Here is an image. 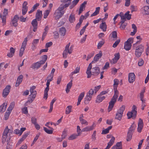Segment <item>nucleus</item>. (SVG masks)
Listing matches in <instances>:
<instances>
[{"mask_svg": "<svg viewBox=\"0 0 149 149\" xmlns=\"http://www.w3.org/2000/svg\"><path fill=\"white\" fill-rule=\"evenodd\" d=\"M50 83V82L49 81L47 80L46 83L47 87L45 89L44 95V98H45L46 99L48 97V92L49 90V85Z\"/></svg>", "mask_w": 149, "mask_h": 149, "instance_id": "nucleus-11", "label": "nucleus"}, {"mask_svg": "<svg viewBox=\"0 0 149 149\" xmlns=\"http://www.w3.org/2000/svg\"><path fill=\"white\" fill-rule=\"evenodd\" d=\"M135 128L134 124H132L130 127L128 132L130 133H132V132L134 130Z\"/></svg>", "mask_w": 149, "mask_h": 149, "instance_id": "nucleus-42", "label": "nucleus"}, {"mask_svg": "<svg viewBox=\"0 0 149 149\" xmlns=\"http://www.w3.org/2000/svg\"><path fill=\"white\" fill-rule=\"evenodd\" d=\"M142 10L144 11L143 13L146 14H149V6H144L142 8Z\"/></svg>", "mask_w": 149, "mask_h": 149, "instance_id": "nucleus-23", "label": "nucleus"}, {"mask_svg": "<svg viewBox=\"0 0 149 149\" xmlns=\"http://www.w3.org/2000/svg\"><path fill=\"white\" fill-rule=\"evenodd\" d=\"M92 72L96 75L100 73V69L97 67H96L92 68Z\"/></svg>", "mask_w": 149, "mask_h": 149, "instance_id": "nucleus-22", "label": "nucleus"}, {"mask_svg": "<svg viewBox=\"0 0 149 149\" xmlns=\"http://www.w3.org/2000/svg\"><path fill=\"white\" fill-rule=\"evenodd\" d=\"M62 75H60L57 78V84H60L61 81V79L62 78Z\"/></svg>", "mask_w": 149, "mask_h": 149, "instance_id": "nucleus-57", "label": "nucleus"}, {"mask_svg": "<svg viewBox=\"0 0 149 149\" xmlns=\"http://www.w3.org/2000/svg\"><path fill=\"white\" fill-rule=\"evenodd\" d=\"M43 62L42 61H39L36 63H34L31 65V68H32L33 69H38L40 68L41 65L43 64Z\"/></svg>", "mask_w": 149, "mask_h": 149, "instance_id": "nucleus-10", "label": "nucleus"}, {"mask_svg": "<svg viewBox=\"0 0 149 149\" xmlns=\"http://www.w3.org/2000/svg\"><path fill=\"white\" fill-rule=\"evenodd\" d=\"M80 70V67L79 66L77 67L74 70V71L71 73V75H72L74 74L79 73V72Z\"/></svg>", "mask_w": 149, "mask_h": 149, "instance_id": "nucleus-33", "label": "nucleus"}, {"mask_svg": "<svg viewBox=\"0 0 149 149\" xmlns=\"http://www.w3.org/2000/svg\"><path fill=\"white\" fill-rule=\"evenodd\" d=\"M30 93L31 94L29 95L30 97H32V98H33V99H35L37 94L36 91H34L33 92Z\"/></svg>", "mask_w": 149, "mask_h": 149, "instance_id": "nucleus-46", "label": "nucleus"}, {"mask_svg": "<svg viewBox=\"0 0 149 149\" xmlns=\"http://www.w3.org/2000/svg\"><path fill=\"white\" fill-rule=\"evenodd\" d=\"M7 104L5 102L0 107V113L1 111L2 112H4L6 109Z\"/></svg>", "mask_w": 149, "mask_h": 149, "instance_id": "nucleus-25", "label": "nucleus"}, {"mask_svg": "<svg viewBox=\"0 0 149 149\" xmlns=\"http://www.w3.org/2000/svg\"><path fill=\"white\" fill-rule=\"evenodd\" d=\"M63 7V4H61L60 6L56 10H58V11H63V10L64 9Z\"/></svg>", "mask_w": 149, "mask_h": 149, "instance_id": "nucleus-60", "label": "nucleus"}, {"mask_svg": "<svg viewBox=\"0 0 149 149\" xmlns=\"http://www.w3.org/2000/svg\"><path fill=\"white\" fill-rule=\"evenodd\" d=\"M130 12L127 11L124 15L127 20H130L131 19V15L129 14Z\"/></svg>", "mask_w": 149, "mask_h": 149, "instance_id": "nucleus-39", "label": "nucleus"}, {"mask_svg": "<svg viewBox=\"0 0 149 149\" xmlns=\"http://www.w3.org/2000/svg\"><path fill=\"white\" fill-rule=\"evenodd\" d=\"M120 42V39L116 40L113 44V47L114 48L116 47H117V46L119 44Z\"/></svg>", "mask_w": 149, "mask_h": 149, "instance_id": "nucleus-53", "label": "nucleus"}, {"mask_svg": "<svg viewBox=\"0 0 149 149\" xmlns=\"http://www.w3.org/2000/svg\"><path fill=\"white\" fill-rule=\"evenodd\" d=\"M92 127H91L90 126H87L86 127L83 128L82 129L81 131L83 132L89 131L92 130Z\"/></svg>", "mask_w": 149, "mask_h": 149, "instance_id": "nucleus-35", "label": "nucleus"}, {"mask_svg": "<svg viewBox=\"0 0 149 149\" xmlns=\"http://www.w3.org/2000/svg\"><path fill=\"white\" fill-rule=\"evenodd\" d=\"M109 67V63L106 62L105 63V65L104 66V67L102 68V69L103 70L105 69H107Z\"/></svg>", "mask_w": 149, "mask_h": 149, "instance_id": "nucleus-62", "label": "nucleus"}, {"mask_svg": "<svg viewBox=\"0 0 149 149\" xmlns=\"http://www.w3.org/2000/svg\"><path fill=\"white\" fill-rule=\"evenodd\" d=\"M70 45V43H69L65 46V49L63 54V57L64 58H67L68 53L70 54H71L73 50L72 47H71L69 48Z\"/></svg>", "mask_w": 149, "mask_h": 149, "instance_id": "nucleus-4", "label": "nucleus"}, {"mask_svg": "<svg viewBox=\"0 0 149 149\" xmlns=\"http://www.w3.org/2000/svg\"><path fill=\"white\" fill-rule=\"evenodd\" d=\"M145 88H144L141 92L140 93V98H144V93L145 92Z\"/></svg>", "mask_w": 149, "mask_h": 149, "instance_id": "nucleus-49", "label": "nucleus"}, {"mask_svg": "<svg viewBox=\"0 0 149 149\" xmlns=\"http://www.w3.org/2000/svg\"><path fill=\"white\" fill-rule=\"evenodd\" d=\"M102 56V51H100L99 53L97 54L94 56L93 61H94L95 63L97 62L98 61L99 59Z\"/></svg>", "mask_w": 149, "mask_h": 149, "instance_id": "nucleus-18", "label": "nucleus"}, {"mask_svg": "<svg viewBox=\"0 0 149 149\" xmlns=\"http://www.w3.org/2000/svg\"><path fill=\"white\" fill-rule=\"evenodd\" d=\"M42 16V11L38 10L36 14L35 19L38 21H40L41 20Z\"/></svg>", "mask_w": 149, "mask_h": 149, "instance_id": "nucleus-15", "label": "nucleus"}, {"mask_svg": "<svg viewBox=\"0 0 149 149\" xmlns=\"http://www.w3.org/2000/svg\"><path fill=\"white\" fill-rule=\"evenodd\" d=\"M11 86L10 85H8L3 89V92L2 95L4 97H6L9 93Z\"/></svg>", "mask_w": 149, "mask_h": 149, "instance_id": "nucleus-9", "label": "nucleus"}, {"mask_svg": "<svg viewBox=\"0 0 149 149\" xmlns=\"http://www.w3.org/2000/svg\"><path fill=\"white\" fill-rule=\"evenodd\" d=\"M105 98V97L104 96H102L99 95L97 96L96 100V102L100 103Z\"/></svg>", "mask_w": 149, "mask_h": 149, "instance_id": "nucleus-21", "label": "nucleus"}, {"mask_svg": "<svg viewBox=\"0 0 149 149\" xmlns=\"http://www.w3.org/2000/svg\"><path fill=\"white\" fill-rule=\"evenodd\" d=\"M66 32V30L64 27H62L60 28L59 33L60 35L62 36L65 35Z\"/></svg>", "mask_w": 149, "mask_h": 149, "instance_id": "nucleus-26", "label": "nucleus"}, {"mask_svg": "<svg viewBox=\"0 0 149 149\" xmlns=\"http://www.w3.org/2000/svg\"><path fill=\"white\" fill-rule=\"evenodd\" d=\"M144 63V61L142 59H140L138 62V65L139 66H142Z\"/></svg>", "mask_w": 149, "mask_h": 149, "instance_id": "nucleus-58", "label": "nucleus"}, {"mask_svg": "<svg viewBox=\"0 0 149 149\" xmlns=\"http://www.w3.org/2000/svg\"><path fill=\"white\" fill-rule=\"evenodd\" d=\"M92 97V96L87 94L84 98V103L86 104H88L91 100Z\"/></svg>", "mask_w": 149, "mask_h": 149, "instance_id": "nucleus-20", "label": "nucleus"}, {"mask_svg": "<svg viewBox=\"0 0 149 149\" xmlns=\"http://www.w3.org/2000/svg\"><path fill=\"white\" fill-rule=\"evenodd\" d=\"M11 112V111H7V110H6L4 115V119L5 120H7Z\"/></svg>", "mask_w": 149, "mask_h": 149, "instance_id": "nucleus-40", "label": "nucleus"}, {"mask_svg": "<svg viewBox=\"0 0 149 149\" xmlns=\"http://www.w3.org/2000/svg\"><path fill=\"white\" fill-rule=\"evenodd\" d=\"M133 133L128 132L127 136V141H129L131 140Z\"/></svg>", "mask_w": 149, "mask_h": 149, "instance_id": "nucleus-38", "label": "nucleus"}, {"mask_svg": "<svg viewBox=\"0 0 149 149\" xmlns=\"http://www.w3.org/2000/svg\"><path fill=\"white\" fill-rule=\"evenodd\" d=\"M49 12L50 11L49 10H47L45 11V13L44 14V18H47L49 13Z\"/></svg>", "mask_w": 149, "mask_h": 149, "instance_id": "nucleus-56", "label": "nucleus"}, {"mask_svg": "<svg viewBox=\"0 0 149 149\" xmlns=\"http://www.w3.org/2000/svg\"><path fill=\"white\" fill-rule=\"evenodd\" d=\"M79 136L78 135V134H74L71 135L68 138V139L69 140H72L76 138L78 136Z\"/></svg>", "mask_w": 149, "mask_h": 149, "instance_id": "nucleus-37", "label": "nucleus"}, {"mask_svg": "<svg viewBox=\"0 0 149 149\" xmlns=\"http://www.w3.org/2000/svg\"><path fill=\"white\" fill-rule=\"evenodd\" d=\"M28 3L26 1L24 2L22 7V13L23 15H25L27 12L28 10V7L26 6Z\"/></svg>", "mask_w": 149, "mask_h": 149, "instance_id": "nucleus-14", "label": "nucleus"}, {"mask_svg": "<svg viewBox=\"0 0 149 149\" xmlns=\"http://www.w3.org/2000/svg\"><path fill=\"white\" fill-rule=\"evenodd\" d=\"M143 51L144 47L143 45H140L137 46L135 51L136 56L137 57H140Z\"/></svg>", "mask_w": 149, "mask_h": 149, "instance_id": "nucleus-6", "label": "nucleus"}, {"mask_svg": "<svg viewBox=\"0 0 149 149\" xmlns=\"http://www.w3.org/2000/svg\"><path fill=\"white\" fill-rule=\"evenodd\" d=\"M112 37L113 38V40H116L117 38V33L116 31H114L112 33Z\"/></svg>", "mask_w": 149, "mask_h": 149, "instance_id": "nucleus-36", "label": "nucleus"}, {"mask_svg": "<svg viewBox=\"0 0 149 149\" xmlns=\"http://www.w3.org/2000/svg\"><path fill=\"white\" fill-rule=\"evenodd\" d=\"M100 28L102 29L103 31H106L107 30V25L105 22H102L100 24Z\"/></svg>", "mask_w": 149, "mask_h": 149, "instance_id": "nucleus-27", "label": "nucleus"}, {"mask_svg": "<svg viewBox=\"0 0 149 149\" xmlns=\"http://www.w3.org/2000/svg\"><path fill=\"white\" fill-rule=\"evenodd\" d=\"M37 20L36 19H34L31 22V24L33 27V31L34 32L36 31L37 29L38 24Z\"/></svg>", "mask_w": 149, "mask_h": 149, "instance_id": "nucleus-17", "label": "nucleus"}, {"mask_svg": "<svg viewBox=\"0 0 149 149\" xmlns=\"http://www.w3.org/2000/svg\"><path fill=\"white\" fill-rule=\"evenodd\" d=\"M42 60H40V61H42L43 62V64H44L45 62L46 61L47 59V55H45L41 57Z\"/></svg>", "mask_w": 149, "mask_h": 149, "instance_id": "nucleus-44", "label": "nucleus"}, {"mask_svg": "<svg viewBox=\"0 0 149 149\" xmlns=\"http://www.w3.org/2000/svg\"><path fill=\"white\" fill-rule=\"evenodd\" d=\"M72 80H71L67 84V88L66 89V92L67 93H68L70 91V89L71 88L72 85Z\"/></svg>", "mask_w": 149, "mask_h": 149, "instance_id": "nucleus-24", "label": "nucleus"}, {"mask_svg": "<svg viewBox=\"0 0 149 149\" xmlns=\"http://www.w3.org/2000/svg\"><path fill=\"white\" fill-rule=\"evenodd\" d=\"M127 23H125L123 24H121V25L120 26V28L121 29H125V28L126 26L127 25Z\"/></svg>", "mask_w": 149, "mask_h": 149, "instance_id": "nucleus-64", "label": "nucleus"}, {"mask_svg": "<svg viewBox=\"0 0 149 149\" xmlns=\"http://www.w3.org/2000/svg\"><path fill=\"white\" fill-rule=\"evenodd\" d=\"M79 120L82 124H85L86 125H88V122L86 120L82 118L81 117H79Z\"/></svg>", "mask_w": 149, "mask_h": 149, "instance_id": "nucleus-43", "label": "nucleus"}, {"mask_svg": "<svg viewBox=\"0 0 149 149\" xmlns=\"http://www.w3.org/2000/svg\"><path fill=\"white\" fill-rule=\"evenodd\" d=\"M31 121L32 123L34 125L37 123V119L35 117H32L31 118Z\"/></svg>", "mask_w": 149, "mask_h": 149, "instance_id": "nucleus-61", "label": "nucleus"}, {"mask_svg": "<svg viewBox=\"0 0 149 149\" xmlns=\"http://www.w3.org/2000/svg\"><path fill=\"white\" fill-rule=\"evenodd\" d=\"M13 131L12 130H10L8 128V127L6 126L3 132L2 136V143H4L6 141L8 136V134L10 132V133L12 132Z\"/></svg>", "mask_w": 149, "mask_h": 149, "instance_id": "nucleus-5", "label": "nucleus"}, {"mask_svg": "<svg viewBox=\"0 0 149 149\" xmlns=\"http://www.w3.org/2000/svg\"><path fill=\"white\" fill-rule=\"evenodd\" d=\"M112 126H109L107 128L102 130V134H106L108 133L109 132V130L111 129Z\"/></svg>", "mask_w": 149, "mask_h": 149, "instance_id": "nucleus-31", "label": "nucleus"}, {"mask_svg": "<svg viewBox=\"0 0 149 149\" xmlns=\"http://www.w3.org/2000/svg\"><path fill=\"white\" fill-rule=\"evenodd\" d=\"M15 105V102H11L10 103L9 106V107L8 108V109L7 110V111H10L11 112L12 110L14 107Z\"/></svg>", "mask_w": 149, "mask_h": 149, "instance_id": "nucleus-32", "label": "nucleus"}, {"mask_svg": "<svg viewBox=\"0 0 149 149\" xmlns=\"http://www.w3.org/2000/svg\"><path fill=\"white\" fill-rule=\"evenodd\" d=\"M19 19V17L18 15H15L13 19L11 22V24H12V26L15 27L17 26L18 25L17 21Z\"/></svg>", "mask_w": 149, "mask_h": 149, "instance_id": "nucleus-12", "label": "nucleus"}, {"mask_svg": "<svg viewBox=\"0 0 149 149\" xmlns=\"http://www.w3.org/2000/svg\"><path fill=\"white\" fill-rule=\"evenodd\" d=\"M22 112L23 113L25 114H26L28 113V111L27 110V107H24L22 109Z\"/></svg>", "mask_w": 149, "mask_h": 149, "instance_id": "nucleus-59", "label": "nucleus"}, {"mask_svg": "<svg viewBox=\"0 0 149 149\" xmlns=\"http://www.w3.org/2000/svg\"><path fill=\"white\" fill-rule=\"evenodd\" d=\"M72 106L71 105L68 106L66 108L65 113L67 114H69L71 111Z\"/></svg>", "mask_w": 149, "mask_h": 149, "instance_id": "nucleus-34", "label": "nucleus"}, {"mask_svg": "<svg viewBox=\"0 0 149 149\" xmlns=\"http://www.w3.org/2000/svg\"><path fill=\"white\" fill-rule=\"evenodd\" d=\"M23 78V76L22 75H20L17 78V80L15 83V86H18L19 84L22 82Z\"/></svg>", "mask_w": 149, "mask_h": 149, "instance_id": "nucleus-19", "label": "nucleus"}, {"mask_svg": "<svg viewBox=\"0 0 149 149\" xmlns=\"http://www.w3.org/2000/svg\"><path fill=\"white\" fill-rule=\"evenodd\" d=\"M125 109V106L123 105L118 109L116 113L115 119L120 121L122 119L123 117V111Z\"/></svg>", "mask_w": 149, "mask_h": 149, "instance_id": "nucleus-2", "label": "nucleus"}, {"mask_svg": "<svg viewBox=\"0 0 149 149\" xmlns=\"http://www.w3.org/2000/svg\"><path fill=\"white\" fill-rule=\"evenodd\" d=\"M69 20L70 23L74 22L75 21L74 15L71 14L69 17Z\"/></svg>", "mask_w": 149, "mask_h": 149, "instance_id": "nucleus-30", "label": "nucleus"}, {"mask_svg": "<svg viewBox=\"0 0 149 149\" xmlns=\"http://www.w3.org/2000/svg\"><path fill=\"white\" fill-rule=\"evenodd\" d=\"M132 46V44L127 43L126 42L125 43L124 48L126 50H130Z\"/></svg>", "mask_w": 149, "mask_h": 149, "instance_id": "nucleus-29", "label": "nucleus"}, {"mask_svg": "<svg viewBox=\"0 0 149 149\" xmlns=\"http://www.w3.org/2000/svg\"><path fill=\"white\" fill-rule=\"evenodd\" d=\"M104 42L103 41H100L97 45V48L100 49L102 46L104 45Z\"/></svg>", "mask_w": 149, "mask_h": 149, "instance_id": "nucleus-51", "label": "nucleus"}, {"mask_svg": "<svg viewBox=\"0 0 149 149\" xmlns=\"http://www.w3.org/2000/svg\"><path fill=\"white\" fill-rule=\"evenodd\" d=\"M56 98H54L51 102L50 104V109L49 111V113H51L52 111L53 110V106L54 103L56 100Z\"/></svg>", "mask_w": 149, "mask_h": 149, "instance_id": "nucleus-28", "label": "nucleus"}, {"mask_svg": "<svg viewBox=\"0 0 149 149\" xmlns=\"http://www.w3.org/2000/svg\"><path fill=\"white\" fill-rule=\"evenodd\" d=\"M114 82L113 87L114 94L111 99V100L109 102V106L108 109V112H109L112 109L118 96L119 92L117 88L118 84L119 81L117 79H115L114 80Z\"/></svg>", "mask_w": 149, "mask_h": 149, "instance_id": "nucleus-1", "label": "nucleus"}, {"mask_svg": "<svg viewBox=\"0 0 149 149\" xmlns=\"http://www.w3.org/2000/svg\"><path fill=\"white\" fill-rule=\"evenodd\" d=\"M44 130L47 134H51L53 133V130H48L47 128L44 127H43Z\"/></svg>", "mask_w": 149, "mask_h": 149, "instance_id": "nucleus-41", "label": "nucleus"}, {"mask_svg": "<svg viewBox=\"0 0 149 149\" xmlns=\"http://www.w3.org/2000/svg\"><path fill=\"white\" fill-rule=\"evenodd\" d=\"M136 107L134 105L132 107V110L131 112H128L127 114L128 119H129L132 118L133 119H135L136 116Z\"/></svg>", "mask_w": 149, "mask_h": 149, "instance_id": "nucleus-3", "label": "nucleus"}, {"mask_svg": "<svg viewBox=\"0 0 149 149\" xmlns=\"http://www.w3.org/2000/svg\"><path fill=\"white\" fill-rule=\"evenodd\" d=\"M133 38H130L127 40V41L126 42H126L127 43H128L129 44H130H130H132V43L133 42Z\"/></svg>", "mask_w": 149, "mask_h": 149, "instance_id": "nucleus-63", "label": "nucleus"}, {"mask_svg": "<svg viewBox=\"0 0 149 149\" xmlns=\"http://www.w3.org/2000/svg\"><path fill=\"white\" fill-rule=\"evenodd\" d=\"M143 120L140 118L139 119L138 123V127L137 128L138 132L139 133L141 132L143 127Z\"/></svg>", "mask_w": 149, "mask_h": 149, "instance_id": "nucleus-13", "label": "nucleus"}, {"mask_svg": "<svg viewBox=\"0 0 149 149\" xmlns=\"http://www.w3.org/2000/svg\"><path fill=\"white\" fill-rule=\"evenodd\" d=\"M130 9L131 10V12L132 13L134 11H136L137 10V6H134V5H131L130 6Z\"/></svg>", "mask_w": 149, "mask_h": 149, "instance_id": "nucleus-45", "label": "nucleus"}, {"mask_svg": "<svg viewBox=\"0 0 149 149\" xmlns=\"http://www.w3.org/2000/svg\"><path fill=\"white\" fill-rule=\"evenodd\" d=\"M64 13V11H60L56 10L54 14V16L56 19H57L61 17L63 15Z\"/></svg>", "mask_w": 149, "mask_h": 149, "instance_id": "nucleus-8", "label": "nucleus"}, {"mask_svg": "<svg viewBox=\"0 0 149 149\" xmlns=\"http://www.w3.org/2000/svg\"><path fill=\"white\" fill-rule=\"evenodd\" d=\"M27 41V38H25L22 43L21 47L25 48L26 46V45Z\"/></svg>", "mask_w": 149, "mask_h": 149, "instance_id": "nucleus-47", "label": "nucleus"}, {"mask_svg": "<svg viewBox=\"0 0 149 149\" xmlns=\"http://www.w3.org/2000/svg\"><path fill=\"white\" fill-rule=\"evenodd\" d=\"M116 146L117 148H121V149H122V142H117L116 146Z\"/></svg>", "mask_w": 149, "mask_h": 149, "instance_id": "nucleus-48", "label": "nucleus"}, {"mask_svg": "<svg viewBox=\"0 0 149 149\" xmlns=\"http://www.w3.org/2000/svg\"><path fill=\"white\" fill-rule=\"evenodd\" d=\"M8 14V10L7 9L4 8L3 12V15H2L1 14H0V18L2 19V22L3 23V25H4L6 23V16Z\"/></svg>", "mask_w": 149, "mask_h": 149, "instance_id": "nucleus-7", "label": "nucleus"}, {"mask_svg": "<svg viewBox=\"0 0 149 149\" xmlns=\"http://www.w3.org/2000/svg\"><path fill=\"white\" fill-rule=\"evenodd\" d=\"M84 94H85L84 92H83L81 93L80 94L79 96L78 99L80 100H81L83 98V97L84 96Z\"/></svg>", "mask_w": 149, "mask_h": 149, "instance_id": "nucleus-52", "label": "nucleus"}, {"mask_svg": "<svg viewBox=\"0 0 149 149\" xmlns=\"http://www.w3.org/2000/svg\"><path fill=\"white\" fill-rule=\"evenodd\" d=\"M96 131H93V133L92 135L91 138L93 141H95L96 139Z\"/></svg>", "mask_w": 149, "mask_h": 149, "instance_id": "nucleus-54", "label": "nucleus"}, {"mask_svg": "<svg viewBox=\"0 0 149 149\" xmlns=\"http://www.w3.org/2000/svg\"><path fill=\"white\" fill-rule=\"evenodd\" d=\"M94 93H95V91H94L93 89L91 88L87 93V94L92 96L93 95V94Z\"/></svg>", "mask_w": 149, "mask_h": 149, "instance_id": "nucleus-55", "label": "nucleus"}, {"mask_svg": "<svg viewBox=\"0 0 149 149\" xmlns=\"http://www.w3.org/2000/svg\"><path fill=\"white\" fill-rule=\"evenodd\" d=\"M128 77V80L130 83H132L134 81L135 76L134 73H130Z\"/></svg>", "mask_w": 149, "mask_h": 149, "instance_id": "nucleus-16", "label": "nucleus"}, {"mask_svg": "<svg viewBox=\"0 0 149 149\" xmlns=\"http://www.w3.org/2000/svg\"><path fill=\"white\" fill-rule=\"evenodd\" d=\"M25 49V48L21 47L19 53V56L20 57H22V56Z\"/></svg>", "mask_w": 149, "mask_h": 149, "instance_id": "nucleus-50", "label": "nucleus"}]
</instances>
